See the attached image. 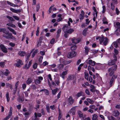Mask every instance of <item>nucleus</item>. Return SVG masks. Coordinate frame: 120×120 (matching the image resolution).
Instances as JSON below:
<instances>
[{"instance_id":"22","label":"nucleus","mask_w":120,"mask_h":120,"mask_svg":"<svg viewBox=\"0 0 120 120\" xmlns=\"http://www.w3.org/2000/svg\"><path fill=\"white\" fill-rule=\"evenodd\" d=\"M38 49H35V51L33 52L32 57V58L38 52Z\"/></svg>"},{"instance_id":"6","label":"nucleus","mask_w":120,"mask_h":120,"mask_svg":"<svg viewBox=\"0 0 120 120\" xmlns=\"http://www.w3.org/2000/svg\"><path fill=\"white\" fill-rule=\"evenodd\" d=\"M23 64V63L22 60L20 59L17 60V63L15 64L16 66L18 67H20Z\"/></svg>"},{"instance_id":"32","label":"nucleus","mask_w":120,"mask_h":120,"mask_svg":"<svg viewBox=\"0 0 120 120\" xmlns=\"http://www.w3.org/2000/svg\"><path fill=\"white\" fill-rule=\"evenodd\" d=\"M84 95V94L83 93L81 92H80L78 93L76 95V96L77 97V98H78L81 96L83 95Z\"/></svg>"},{"instance_id":"20","label":"nucleus","mask_w":120,"mask_h":120,"mask_svg":"<svg viewBox=\"0 0 120 120\" xmlns=\"http://www.w3.org/2000/svg\"><path fill=\"white\" fill-rule=\"evenodd\" d=\"M26 52L25 51H20L19 52L18 54L21 56H23L26 54Z\"/></svg>"},{"instance_id":"46","label":"nucleus","mask_w":120,"mask_h":120,"mask_svg":"<svg viewBox=\"0 0 120 120\" xmlns=\"http://www.w3.org/2000/svg\"><path fill=\"white\" fill-rule=\"evenodd\" d=\"M101 92H100L99 94H100L101 95H103L106 93V92L104 91V90H101Z\"/></svg>"},{"instance_id":"14","label":"nucleus","mask_w":120,"mask_h":120,"mask_svg":"<svg viewBox=\"0 0 120 120\" xmlns=\"http://www.w3.org/2000/svg\"><path fill=\"white\" fill-rule=\"evenodd\" d=\"M69 27L68 25H65L62 28V29L64 32L66 31L68 29Z\"/></svg>"},{"instance_id":"58","label":"nucleus","mask_w":120,"mask_h":120,"mask_svg":"<svg viewBox=\"0 0 120 120\" xmlns=\"http://www.w3.org/2000/svg\"><path fill=\"white\" fill-rule=\"evenodd\" d=\"M61 118V112L59 111V116L58 118V120H60Z\"/></svg>"},{"instance_id":"19","label":"nucleus","mask_w":120,"mask_h":120,"mask_svg":"<svg viewBox=\"0 0 120 120\" xmlns=\"http://www.w3.org/2000/svg\"><path fill=\"white\" fill-rule=\"evenodd\" d=\"M113 115L115 116H118L119 114V112L117 110L114 111L113 112Z\"/></svg>"},{"instance_id":"62","label":"nucleus","mask_w":120,"mask_h":120,"mask_svg":"<svg viewBox=\"0 0 120 120\" xmlns=\"http://www.w3.org/2000/svg\"><path fill=\"white\" fill-rule=\"evenodd\" d=\"M98 51V50H96L94 49L92 50V53L94 54H96L97 53Z\"/></svg>"},{"instance_id":"63","label":"nucleus","mask_w":120,"mask_h":120,"mask_svg":"<svg viewBox=\"0 0 120 120\" xmlns=\"http://www.w3.org/2000/svg\"><path fill=\"white\" fill-rule=\"evenodd\" d=\"M38 79L41 82L42 81L43 79V78L41 76H39L38 78Z\"/></svg>"},{"instance_id":"25","label":"nucleus","mask_w":120,"mask_h":120,"mask_svg":"<svg viewBox=\"0 0 120 120\" xmlns=\"http://www.w3.org/2000/svg\"><path fill=\"white\" fill-rule=\"evenodd\" d=\"M114 26L117 27H120V22H116L114 23Z\"/></svg>"},{"instance_id":"59","label":"nucleus","mask_w":120,"mask_h":120,"mask_svg":"<svg viewBox=\"0 0 120 120\" xmlns=\"http://www.w3.org/2000/svg\"><path fill=\"white\" fill-rule=\"evenodd\" d=\"M84 15H82L80 14L79 18V19L80 20L82 19H83Z\"/></svg>"},{"instance_id":"42","label":"nucleus","mask_w":120,"mask_h":120,"mask_svg":"<svg viewBox=\"0 0 120 120\" xmlns=\"http://www.w3.org/2000/svg\"><path fill=\"white\" fill-rule=\"evenodd\" d=\"M39 27H38L37 28V29L36 31V34L37 36H38L39 35Z\"/></svg>"},{"instance_id":"43","label":"nucleus","mask_w":120,"mask_h":120,"mask_svg":"<svg viewBox=\"0 0 120 120\" xmlns=\"http://www.w3.org/2000/svg\"><path fill=\"white\" fill-rule=\"evenodd\" d=\"M7 18L8 19H10L11 21H15V20L11 17L10 16H7Z\"/></svg>"},{"instance_id":"24","label":"nucleus","mask_w":120,"mask_h":120,"mask_svg":"<svg viewBox=\"0 0 120 120\" xmlns=\"http://www.w3.org/2000/svg\"><path fill=\"white\" fill-rule=\"evenodd\" d=\"M7 28L11 31L12 32L13 34H16V32L14 29H12L9 27H8Z\"/></svg>"},{"instance_id":"53","label":"nucleus","mask_w":120,"mask_h":120,"mask_svg":"<svg viewBox=\"0 0 120 120\" xmlns=\"http://www.w3.org/2000/svg\"><path fill=\"white\" fill-rule=\"evenodd\" d=\"M102 13H105V6L104 5L102 6Z\"/></svg>"},{"instance_id":"5","label":"nucleus","mask_w":120,"mask_h":120,"mask_svg":"<svg viewBox=\"0 0 120 120\" xmlns=\"http://www.w3.org/2000/svg\"><path fill=\"white\" fill-rule=\"evenodd\" d=\"M76 53L75 52H72L69 53L67 55V57L68 58H72L75 56L76 55Z\"/></svg>"},{"instance_id":"34","label":"nucleus","mask_w":120,"mask_h":120,"mask_svg":"<svg viewBox=\"0 0 120 120\" xmlns=\"http://www.w3.org/2000/svg\"><path fill=\"white\" fill-rule=\"evenodd\" d=\"M71 62V60H69L68 61H64L63 63V64L66 65L70 63Z\"/></svg>"},{"instance_id":"35","label":"nucleus","mask_w":120,"mask_h":120,"mask_svg":"<svg viewBox=\"0 0 120 120\" xmlns=\"http://www.w3.org/2000/svg\"><path fill=\"white\" fill-rule=\"evenodd\" d=\"M114 4L113 3H111V9L112 10H114L115 9V6Z\"/></svg>"},{"instance_id":"55","label":"nucleus","mask_w":120,"mask_h":120,"mask_svg":"<svg viewBox=\"0 0 120 120\" xmlns=\"http://www.w3.org/2000/svg\"><path fill=\"white\" fill-rule=\"evenodd\" d=\"M55 42V39L54 38L51 39L50 41V43L51 44H53Z\"/></svg>"},{"instance_id":"1","label":"nucleus","mask_w":120,"mask_h":120,"mask_svg":"<svg viewBox=\"0 0 120 120\" xmlns=\"http://www.w3.org/2000/svg\"><path fill=\"white\" fill-rule=\"evenodd\" d=\"M4 34H3V36L7 39H11L15 40V38L12 35V34L9 33L6 30L4 32Z\"/></svg>"},{"instance_id":"10","label":"nucleus","mask_w":120,"mask_h":120,"mask_svg":"<svg viewBox=\"0 0 120 120\" xmlns=\"http://www.w3.org/2000/svg\"><path fill=\"white\" fill-rule=\"evenodd\" d=\"M86 62L88 64H89L93 66L95 65L96 63L94 61H93L91 60H87Z\"/></svg>"},{"instance_id":"16","label":"nucleus","mask_w":120,"mask_h":120,"mask_svg":"<svg viewBox=\"0 0 120 120\" xmlns=\"http://www.w3.org/2000/svg\"><path fill=\"white\" fill-rule=\"evenodd\" d=\"M74 75H71L68 76V78L67 79V81L72 80L74 79Z\"/></svg>"},{"instance_id":"36","label":"nucleus","mask_w":120,"mask_h":120,"mask_svg":"<svg viewBox=\"0 0 120 120\" xmlns=\"http://www.w3.org/2000/svg\"><path fill=\"white\" fill-rule=\"evenodd\" d=\"M88 29L87 28H85L84 29L82 32L83 34L85 36L86 35V32L87 30Z\"/></svg>"},{"instance_id":"18","label":"nucleus","mask_w":120,"mask_h":120,"mask_svg":"<svg viewBox=\"0 0 120 120\" xmlns=\"http://www.w3.org/2000/svg\"><path fill=\"white\" fill-rule=\"evenodd\" d=\"M85 55H87L88 54V53L90 49L87 46H85Z\"/></svg>"},{"instance_id":"13","label":"nucleus","mask_w":120,"mask_h":120,"mask_svg":"<svg viewBox=\"0 0 120 120\" xmlns=\"http://www.w3.org/2000/svg\"><path fill=\"white\" fill-rule=\"evenodd\" d=\"M6 2L7 3V4H8L9 5H10L13 6L14 7H15L16 6V5L14 4H13V3L8 1H4L3 2V3H5Z\"/></svg>"},{"instance_id":"31","label":"nucleus","mask_w":120,"mask_h":120,"mask_svg":"<svg viewBox=\"0 0 120 120\" xmlns=\"http://www.w3.org/2000/svg\"><path fill=\"white\" fill-rule=\"evenodd\" d=\"M10 73L9 71L7 69H6V71L4 72V75L7 76H8V75Z\"/></svg>"},{"instance_id":"12","label":"nucleus","mask_w":120,"mask_h":120,"mask_svg":"<svg viewBox=\"0 0 120 120\" xmlns=\"http://www.w3.org/2000/svg\"><path fill=\"white\" fill-rule=\"evenodd\" d=\"M117 78V76H116V75H114L112 77V78L110 80L109 82V84L110 85V86H112V84L114 80V79H115Z\"/></svg>"},{"instance_id":"9","label":"nucleus","mask_w":120,"mask_h":120,"mask_svg":"<svg viewBox=\"0 0 120 120\" xmlns=\"http://www.w3.org/2000/svg\"><path fill=\"white\" fill-rule=\"evenodd\" d=\"M35 117H34V118H33L34 120H38L39 119L37 117L38 116L40 117L41 116V113H34Z\"/></svg>"},{"instance_id":"30","label":"nucleus","mask_w":120,"mask_h":120,"mask_svg":"<svg viewBox=\"0 0 120 120\" xmlns=\"http://www.w3.org/2000/svg\"><path fill=\"white\" fill-rule=\"evenodd\" d=\"M78 114L79 117L80 118H82L83 116V113L80 111H79L78 112Z\"/></svg>"},{"instance_id":"27","label":"nucleus","mask_w":120,"mask_h":120,"mask_svg":"<svg viewBox=\"0 0 120 120\" xmlns=\"http://www.w3.org/2000/svg\"><path fill=\"white\" fill-rule=\"evenodd\" d=\"M68 101L70 103L72 104L74 100L70 96L68 98Z\"/></svg>"},{"instance_id":"15","label":"nucleus","mask_w":120,"mask_h":120,"mask_svg":"<svg viewBox=\"0 0 120 120\" xmlns=\"http://www.w3.org/2000/svg\"><path fill=\"white\" fill-rule=\"evenodd\" d=\"M26 64L23 67V68L26 69H27L29 68V66L28 65H27V64L28 63V60H26Z\"/></svg>"},{"instance_id":"2","label":"nucleus","mask_w":120,"mask_h":120,"mask_svg":"<svg viewBox=\"0 0 120 120\" xmlns=\"http://www.w3.org/2000/svg\"><path fill=\"white\" fill-rule=\"evenodd\" d=\"M117 66L114 65L109 68L108 69L107 74L109 76H111L113 74L114 72L116 70Z\"/></svg>"},{"instance_id":"7","label":"nucleus","mask_w":120,"mask_h":120,"mask_svg":"<svg viewBox=\"0 0 120 120\" xmlns=\"http://www.w3.org/2000/svg\"><path fill=\"white\" fill-rule=\"evenodd\" d=\"M10 9L13 12L17 14L20 12L22 11V9L16 10L12 8H10Z\"/></svg>"},{"instance_id":"29","label":"nucleus","mask_w":120,"mask_h":120,"mask_svg":"<svg viewBox=\"0 0 120 120\" xmlns=\"http://www.w3.org/2000/svg\"><path fill=\"white\" fill-rule=\"evenodd\" d=\"M84 73L85 74L84 77L87 80H88L89 77V74L88 73L86 72H85Z\"/></svg>"},{"instance_id":"37","label":"nucleus","mask_w":120,"mask_h":120,"mask_svg":"<svg viewBox=\"0 0 120 120\" xmlns=\"http://www.w3.org/2000/svg\"><path fill=\"white\" fill-rule=\"evenodd\" d=\"M103 23L104 24H108V22L107 21L106 19L105 18H104L103 20Z\"/></svg>"},{"instance_id":"56","label":"nucleus","mask_w":120,"mask_h":120,"mask_svg":"<svg viewBox=\"0 0 120 120\" xmlns=\"http://www.w3.org/2000/svg\"><path fill=\"white\" fill-rule=\"evenodd\" d=\"M6 30V29L4 28H0V32H2L3 33Z\"/></svg>"},{"instance_id":"39","label":"nucleus","mask_w":120,"mask_h":120,"mask_svg":"<svg viewBox=\"0 0 120 120\" xmlns=\"http://www.w3.org/2000/svg\"><path fill=\"white\" fill-rule=\"evenodd\" d=\"M97 116L94 114L93 115L92 120H96L97 118Z\"/></svg>"},{"instance_id":"45","label":"nucleus","mask_w":120,"mask_h":120,"mask_svg":"<svg viewBox=\"0 0 120 120\" xmlns=\"http://www.w3.org/2000/svg\"><path fill=\"white\" fill-rule=\"evenodd\" d=\"M19 81H17L15 83V89H17L18 87V86L19 84Z\"/></svg>"},{"instance_id":"26","label":"nucleus","mask_w":120,"mask_h":120,"mask_svg":"<svg viewBox=\"0 0 120 120\" xmlns=\"http://www.w3.org/2000/svg\"><path fill=\"white\" fill-rule=\"evenodd\" d=\"M98 13V12H96V13H93V15L94 16V18L93 19L94 21H95V19L97 17Z\"/></svg>"},{"instance_id":"8","label":"nucleus","mask_w":120,"mask_h":120,"mask_svg":"<svg viewBox=\"0 0 120 120\" xmlns=\"http://www.w3.org/2000/svg\"><path fill=\"white\" fill-rule=\"evenodd\" d=\"M0 47L2 51L4 52L5 53H6L7 52V49L4 45L2 44H1L0 45Z\"/></svg>"},{"instance_id":"54","label":"nucleus","mask_w":120,"mask_h":120,"mask_svg":"<svg viewBox=\"0 0 120 120\" xmlns=\"http://www.w3.org/2000/svg\"><path fill=\"white\" fill-rule=\"evenodd\" d=\"M64 32V36L65 38H67L68 36V33L66 31Z\"/></svg>"},{"instance_id":"38","label":"nucleus","mask_w":120,"mask_h":120,"mask_svg":"<svg viewBox=\"0 0 120 120\" xmlns=\"http://www.w3.org/2000/svg\"><path fill=\"white\" fill-rule=\"evenodd\" d=\"M35 83L36 84H38L40 83L41 81H39L38 79H35L34 81Z\"/></svg>"},{"instance_id":"28","label":"nucleus","mask_w":120,"mask_h":120,"mask_svg":"<svg viewBox=\"0 0 120 120\" xmlns=\"http://www.w3.org/2000/svg\"><path fill=\"white\" fill-rule=\"evenodd\" d=\"M64 65L62 64H60L58 66V68L60 70H62L63 68Z\"/></svg>"},{"instance_id":"23","label":"nucleus","mask_w":120,"mask_h":120,"mask_svg":"<svg viewBox=\"0 0 120 120\" xmlns=\"http://www.w3.org/2000/svg\"><path fill=\"white\" fill-rule=\"evenodd\" d=\"M74 31V30L71 29H70L67 30L66 31L68 33L70 34L73 33Z\"/></svg>"},{"instance_id":"21","label":"nucleus","mask_w":120,"mask_h":120,"mask_svg":"<svg viewBox=\"0 0 120 120\" xmlns=\"http://www.w3.org/2000/svg\"><path fill=\"white\" fill-rule=\"evenodd\" d=\"M32 81V80L30 78H28L26 81L27 84H30Z\"/></svg>"},{"instance_id":"51","label":"nucleus","mask_w":120,"mask_h":120,"mask_svg":"<svg viewBox=\"0 0 120 120\" xmlns=\"http://www.w3.org/2000/svg\"><path fill=\"white\" fill-rule=\"evenodd\" d=\"M114 52L115 54L116 55H117L118 53V51L116 49H114Z\"/></svg>"},{"instance_id":"3","label":"nucleus","mask_w":120,"mask_h":120,"mask_svg":"<svg viewBox=\"0 0 120 120\" xmlns=\"http://www.w3.org/2000/svg\"><path fill=\"white\" fill-rule=\"evenodd\" d=\"M109 41V40L107 38L103 36L101 37L99 39L100 44L105 46L108 44Z\"/></svg>"},{"instance_id":"61","label":"nucleus","mask_w":120,"mask_h":120,"mask_svg":"<svg viewBox=\"0 0 120 120\" xmlns=\"http://www.w3.org/2000/svg\"><path fill=\"white\" fill-rule=\"evenodd\" d=\"M37 63H35L33 65V68L34 69H35L37 67Z\"/></svg>"},{"instance_id":"4","label":"nucleus","mask_w":120,"mask_h":120,"mask_svg":"<svg viewBox=\"0 0 120 120\" xmlns=\"http://www.w3.org/2000/svg\"><path fill=\"white\" fill-rule=\"evenodd\" d=\"M113 59L109 61L107 64L109 66H111L114 65L117 60V57L116 56L114 55L113 56Z\"/></svg>"},{"instance_id":"57","label":"nucleus","mask_w":120,"mask_h":120,"mask_svg":"<svg viewBox=\"0 0 120 120\" xmlns=\"http://www.w3.org/2000/svg\"><path fill=\"white\" fill-rule=\"evenodd\" d=\"M4 65V62H0V66L2 67H3Z\"/></svg>"},{"instance_id":"50","label":"nucleus","mask_w":120,"mask_h":120,"mask_svg":"<svg viewBox=\"0 0 120 120\" xmlns=\"http://www.w3.org/2000/svg\"><path fill=\"white\" fill-rule=\"evenodd\" d=\"M12 17L15 19L17 20H19V18L17 16H13Z\"/></svg>"},{"instance_id":"33","label":"nucleus","mask_w":120,"mask_h":120,"mask_svg":"<svg viewBox=\"0 0 120 120\" xmlns=\"http://www.w3.org/2000/svg\"><path fill=\"white\" fill-rule=\"evenodd\" d=\"M87 101L90 104H93L94 102V101L89 98H87L86 99Z\"/></svg>"},{"instance_id":"11","label":"nucleus","mask_w":120,"mask_h":120,"mask_svg":"<svg viewBox=\"0 0 120 120\" xmlns=\"http://www.w3.org/2000/svg\"><path fill=\"white\" fill-rule=\"evenodd\" d=\"M72 42L75 44L78 43L80 41V39L79 38H73L72 39Z\"/></svg>"},{"instance_id":"41","label":"nucleus","mask_w":120,"mask_h":120,"mask_svg":"<svg viewBox=\"0 0 120 120\" xmlns=\"http://www.w3.org/2000/svg\"><path fill=\"white\" fill-rule=\"evenodd\" d=\"M6 97L7 98V101L8 102L10 100V98L9 97V94L8 93H7L6 94Z\"/></svg>"},{"instance_id":"17","label":"nucleus","mask_w":120,"mask_h":120,"mask_svg":"<svg viewBox=\"0 0 120 120\" xmlns=\"http://www.w3.org/2000/svg\"><path fill=\"white\" fill-rule=\"evenodd\" d=\"M118 39L116 41L114 42L113 43V46L114 47H116V48H117L118 47V43L120 44V43H119L118 42Z\"/></svg>"},{"instance_id":"40","label":"nucleus","mask_w":120,"mask_h":120,"mask_svg":"<svg viewBox=\"0 0 120 120\" xmlns=\"http://www.w3.org/2000/svg\"><path fill=\"white\" fill-rule=\"evenodd\" d=\"M77 48V46L75 45H74L71 47V49L72 50H74L76 49Z\"/></svg>"},{"instance_id":"49","label":"nucleus","mask_w":120,"mask_h":120,"mask_svg":"<svg viewBox=\"0 0 120 120\" xmlns=\"http://www.w3.org/2000/svg\"><path fill=\"white\" fill-rule=\"evenodd\" d=\"M43 58V57L42 56H41L40 57L39 60V61L40 63L42 62Z\"/></svg>"},{"instance_id":"44","label":"nucleus","mask_w":120,"mask_h":120,"mask_svg":"<svg viewBox=\"0 0 120 120\" xmlns=\"http://www.w3.org/2000/svg\"><path fill=\"white\" fill-rule=\"evenodd\" d=\"M12 113V108L11 107H10V111L8 115L10 116H11Z\"/></svg>"},{"instance_id":"64","label":"nucleus","mask_w":120,"mask_h":120,"mask_svg":"<svg viewBox=\"0 0 120 120\" xmlns=\"http://www.w3.org/2000/svg\"><path fill=\"white\" fill-rule=\"evenodd\" d=\"M48 63L46 61H45L43 63V64L44 66H45L48 65Z\"/></svg>"},{"instance_id":"47","label":"nucleus","mask_w":120,"mask_h":120,"mask_svg":"<svg viewBox=\"0 0 120 120\" xmlns=\"http://www.w3.org/2000/svg\"><path fill=\"white\" fill-rule=\"evenodd\" d=\"M11 116H10L8 115V116L4 118L3 120H8L10 117Z\"/></svg>"},{"instance_id":"52","label":"nucleus","mask_w":120,"mask_h":120,"mask_svg":"<svg viewBox=\"0 0 120 120\" xmlns=\"http://www.w3.org/2000/svg\"><path fill=\"white\" fill-rule=\"evenodd\" d=\"M68 72V71L67 70L66 71H63L62 73V75H66L67 73Z\"/></svg>"},{"instance_id":"48","label":"nucleus","mask_w":120,"mask_h":120,"mask_svg":"<svg viewBox=\"0 0 120 120\" xmlns=\"http://www.w3.org/2000/svg\"><path fill=\"white\" fill-rule=\"evenodd\" d=\"M108 117L109 120H115V118L112 116H109Z\"/></svg>"},{"instance_id":"60","label":"nucleus","mask_w":120,"mask_h":120,"mask_svg":"<svg viewBox=\"0 0 120 120\" xmlns=\"http://www.w3.org/2000/svg\"><path fill=\"white\" fill-rule=\"evenodd\" d=\"M26 87V85L25 83L23 84L22 85V87L23 89V90L25 89Z\"/></svg>"}]
</instances>
